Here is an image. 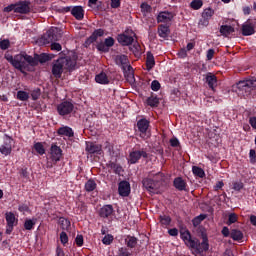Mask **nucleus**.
I'll return each mask as SVG.
<instances>
[{
	"mask_svg": "<svg viewBox=\"0 0 256 256\" xmlns=\"http://www.w3.org/2000/svg\"><path fill=\"white\" fill-rule=\"evenodd\" d=\"M233 189L234 191H241L243 189V182H234Z\"/></svg>",
	"mask_w": 256,
	"mask_h": 256,
	"instance_id": "13d9d810",
	"label": "nucleus"
},
{
	"mask_svg": "<svg viewBox=\"0 0 256 256\" xmlns=\"http://www.w3.org/2000/svg\"><path fill=\"white\" fill-rule=\"evenodd\" d=\"M18 210L20 213H27V211H29V206H27V204H22L18 207Z\"/></svg>",
	"mask_w": 256,
	"mask_h": 256,
	"instance_id": "e2e57ef3",
	"label": "nucleus"
},
{
	"mask_svg": "<svg viewBox=\"0 0 256 256\" xmlns=\"http://www.w3.org/2000/svg\"><path fill=\"white\" fill-rule=\"evenodd\" d=\"M59 225L63 231H67L71 227V221L69 219L61 217L59 218Z\"/></svg>",
	"mask_w": 256,
	"mask_h": 256,
	"instance_id": "f704fd0d",
	"label": "nucleus"
},
{
	"mask_svg": "<svg viewBox=\"0 0 256 256\" xmlns=\"http://www.w3.org/2000/svg\"><path fill=\"white\" fill-rule=\"evenodd\" d=\"M192 173L196 176V177H200V179H203V177H205V170H203L201 167L199 166H193L192 167Z\"/></svg>",
	"mask_w": 256,
	"mask_h": 256,
	"instance_id": "c9c22d12",
	"label": "nucleus"
},
{
	"mask_svg": "<svg viewBox=\"0 0 256 256\" xmlns=\"http://www.w3.org/2000/svg\"><path fill=\"white\" fill-rule=\"evenodd\" d=\"M118 43L123 46H129L135 41V32L133 30H126L123 34L118 35Z\"/></svg>",
	"mask_w": 256,
	"mask_h": 256,
	"instance_id": "423d86ee",
	"label": "nucleus"
},
{
	"mask_svg": "<svg viewBox=\"0 0 256 256\" xmlns=\"http://www.w3.org/2000/svg\"><path fill=\"white\" fill-rule=\"evenodd\" d=\"M62 59L66 61V63H64L65 71H74L75 67H77V60L71 57H62Z\"/></svg>",
	"mask_w": 256,
	"mask_h": 256,
	"instance_id": "aec40b11",
	"label": "nucleus"
},
{
	"mask_svg": "<svg viewBox=\"0 0 256 256\" xmlns=\"http://www.w3.org/2000/svg\"><path fill=\"white\" fill-rule=\"evenodd\" d=\"M160 223L161 225H164L165 227H167V225L171 224V217L167 215L160 216Z\"/></svg>",
	"mask_w": 256,
	"mask_h": 256,
	"instance_id": "c03bdc74",
	"label": "nucleus"
},
{
	"mask_svg": "<svg viewBox=\"0 0 256 256\" xmlns=\"http://www.w3.org/2000/svg\"><path fill=\"white\" fill-rule=\"evenodd\" d=\"M137 241L138 240L135 238V236H127L125 238V243L130 249H135V247H137Z\"/></svg>",
	"mask_w": 256,
	"mask_h": 256,
	"instance_id": "72a5a7b5",
	"label": "nucleus"
},
{
	"mask_svg": "<svg viewBox=\"0 0 256 256\" xmlns=\"http://www.w3.org/2000/svg\"><path fill=\"white\" fill-rule=\"evenodd\" d=\"M105 35V30L104 29H97L95 30L92 35L85 41L84 45L85 47H89L91 43H95L99 37H103Z\"/></svg>",
	"mask_w": 256,
	"mask_h": 256,
	"instance_id": "6ab92c4d",
	"label": "nucleus"
},
{
	"mask_svg": "<svg viewBox=\"0 0 256 256\" xmlns=\"http://www.w3.org/2000/svg\"><path fill=\"white\" fill-rule=\"evenodd\" d=\"M207 216L205 214H200L199 216L195 217L193 220H192V223L194 225V227H197V225H200L201 224V221H204V219L206 218Z\"/></svg>",
	"mask_w": 256,
	"mask_h": 256,
	"instance_id": "37998d69",
	"label": "nucleus"
},
{
	"mask_svg": "<svg viewBox=\"0 0 256 256\" xmlns=\"http://www.w3.org/2000/svg\"><path fill=\"white\" fill-rule=\"evenodd\" d=\"M170 145L171 147H179V139L177 138L170 139Z\"/></svg>",
	"mask_w": 256,
	"mask_h": 256,
	"instance_id": "338daca9",
	"label": "nucleus"
},
{
	"mask_svg": "<svg viewBox=\"0 0 256 256\" xmlns=\"http://www.w3.org/2000/svg\"><path fill=\"white\" fill-rule=\"evenodd\" d=\"M151 89L152 91H159V89H161V83H159L157 80L152 81Z\"/></svg>",
	"mask_w": 256,
	"mask_h": 256,
	"instance_id": "603ef678",
	"label": "nucleus"
},
{
	"mask_svg": "<svg viewBox=\"0 0 256 256\" xmlns=\"http://www.w3.org/2000/svg\"><path fill=\"white\" fill-rule=\"evenodd\" d=\"M233 223H237V214L235 213L229 214L227 225H233Z\"/></svg>",
	"mask_w": 256,
	"mask_h": 256,
	"instance_id": "8fccbe9b",
	"label": "nucleus"
},
{
	"mask_svg": "<svg viewBox=\"0 0 256 256\" xmlns=\"http://www.w3.org/2000/svg\"><path fill=\"white\" fill-rule=\"evenodd\" d=\"M34 149L39 155H45V146H43V143L36 142L34 144Z\"/></svg>",
	"mask_w": 256,
	"mask_h": 256,
	"instance_id": "58836bf2",
	"label": "nucleus"
},
{
	"mask_svg": "<svg viewBox=\"0 0 256 256\" xmlns=\"http://www.w3.org/2000/svg\"><path fill=\"white\" fill-rule=\"evenodd\" d=\"M50 60H51V57H49L48 54L43 53L38 56L39 63H47V61H50Z\"/></svg>",
	"mask_w": 256,
	"mask_h": 256,
	"instance_id": "de8ad7c7",
	"label": "nucleus"
},
{
	"mask_svg": "<svg viewBox=\"0 0 256 256\" xmlns=\"http://www.w3.org/2000/svg\"><path fill=\"white\" fill-rule=\"evenodd\" d=\"M230 237L233 241H241L243 239V232L241 230L233 229L230 232Z\"/></svg>",
	"mask_w": 256,
	"mask_h": 256,
	"instance_id": "473e14b6",
	"label": "nucleus"
},
{
	"mask_svg": "<svg viewBox=\"0 0 256 256\" xmlns=\"http://www.w3.org/2000/svg\"><path fill=\"white\" fill-rule=\"evenodd\" d=\"M59 37L61 36L57 35V29H50L41 37L40 43L43 45H49V43L59 41Z\"/></svg>",
	"mask_w": 256,
	"mask_h": 256,
	"instance_id": "0eeeda50",
	"label": "nucleus"
},
{
	"mask_svg": "<svg viewBox=\"0 0 256 256\" xmlns=\"http://www.w3.org/2000/svg\"><path fill=\"white\" fill-rule=\"evenodd\" d=\"M75 111V105L70 101H63L57 105V112L61 117H67Z\"/></svg>",
	"mask_w": 256,
	"mask_h": 256,
	"instance_id": "20e7f679",
	"label": "nucleus"
},
{
	"mask_svg": "<svg viewBox=\"0 0 256 256\" xmlns=\"http://www.w3.org/2000/svg\"><path fill=\"white\" fill-rule=\"evenodd\" d=\"M97 189V183L94 180H88L85 183V190L88 192L95 191Z\"/></svg>",
	"mask_w": 256,
	"mask_h": 256,
	"instance_id": "e433bc0d",
	"label": "nucleus"
},
{
	"mask_svg": "<svg viewBox=\"0 0 256 256\" xmlns=\"http://www.w3.org/2000/svg\"><path fill=\"white\" fill-rule=\"evenodd\" d=\"M173 19V14L171 12H161L158 17V23H169Z\"/></svg>",
	"mask_w": 256,
	"mask_h": 256,
	"instance_id": "4be33fe9",
	"label": "nucleus"
},
{
	"mask_svg": "<svg viewBox=\"0 0 256 256\" xmlns=\"http://www.w3.org/2000/svg\"><path fill=\"white\" fill-rule=\"evenodd\" d=\"M17 99L19 101H27L29 99V93L20 90L17 92Z\"/></svg>",
	"mask_w": 256,
	"mask_h": 256,
	"instance_id": "79ce46f5",
	"label": "nucleus"
},
{
	"mask_svg": "<svg viewBox=\"0 0 256 256\" xmlns=\"http://www.w3.org/2000/svg\"><path fill=\"white\" fill-rule=\"evenodd\" d=\"M137 127L140 132V137L142 139H147L149 136H147V130L149 129V120L142 118L137 122Z\"/></svg>",
	"mask_w": 256,
	"mask_h": 256,
	"instance_id": "f8f14e48",
	"label": "nucleus"
},
{
	"mask_svg": "<svg viewBox=\"0 0 256 256\" xmlns=\"http://www.w3.org/2000/svg\"><path fill=\"white\" fill-rule=\"evenodd\" d=\"M206 82L208 84V87L212 89V91H215V87H217V77L212 74H208L206 76Z\"/></svg>",
	"mask_w": 256,
	"mask_h": 256,
	"instance_id": "cd10ccee",
	"label": "nucleus"
},
{
	"mask_svg": "<svg viewBox=\"0 0 256 256\" xmlns=\"http://www.w3.org/2000/svg\"><path fill=\"white\" fill-rule=\"evenodd\" d=\"M191 9H194V11H198V9H201L203 7V1L202 0H193L190 3Z\"/></svg>",
	"mask_w": 256,
	"mask_h": 256,
	"instance_id": "ea45409f",
	"label": "nucleus"
},
{
	"mask_svg": "<svg viewBox=\"0 0 256 256\" xmlns=\"http://www.w3.org/2000/svg\"><path fill=\"white\" fill-rule=\"evenodd\" d=\"M255 33V28L251 24H244L242 26V35L244 37H248L249 35H253Z\"/></svg>",
	"mask_w": 256,
	"mask_h": 256,
	"instance_id": "7c9ffc66",
	"label": "nucleus"
},
{
	"mask_svg": "<svg viewBox=\"0 0 256 256\" xmlns=\"http://www.w3.org/2000/svg\"><path fill=\"white\" fill-rule=\"evenodd\" d=\"M77 247H83V235H77L75 239Z\"/></svg>",
	"mask_w": 256,
	"mask_h": 256,
	"instance_id": "4d7b16f0",
	"label": "nucleus"
},
{
	"mask_svg": "<svg viewBox=\"0 0 256 256\" xmlns=\"http://www.w3.org/2000/svg\"><path fill=\"white\" fill-rule=\"evenodd\" d=\"M158 35L162 39H167L169 37V26L160 25L158 27Z\"/></svg>",
	"mask_w": 256,
	"mask_h": 256,
	"instance_id": "2f4dec72",
	"label": "nucleus"
},
{
	"mask_svg": "<svg viewBox=\"0 0 256 256\" xmlns=\"http://www.w3.org/2000/svg\"><path fill=\"white\" fill-rule=\"evenodd\" d=\"M222 235H223L224 237H229V235H231V232L229 231V228H228L227 226H224V227L222 228Z\"/></svg>",
	"mask_w": 256,
	"mask_h": 256,
	"instance_id": "774afa93",
	"label": "nucleus"
},
{
	"mask_svg": "<svg viewBox=\"0 0 256 256\" xmlns=\"http://www.w3.org/2000/svg\"><path fill=\"white\" fill-rule=\"evenodd\" d=\"M5 140L3 145L0 146V153L1 155H4L7 157V155H11V151H13V147L11 146V143H13V139L9 136H5Z\"/></svg>",
	"mask_w": 256,
	"mask_h": 256,
	"instance_id": "9d476101",
	"label": "nucleus"
},
{
	"mask_svg": "<svg viewBox=\"0 0 256 256\" xmlns=\"http://www.w3.org/2000/svg\"><path fill=\"white\" fill-rule=\"evenodd\" d=\"M249 157H250V161L252 163H255V160H256V152L254 149H251L250 152H249Z\"/></svg>",
	"mask_w": 256,
	"mask_h": 256,
	"instance_id": "0e129e2a",
	"label": "nucleus"
},
{
	"mask_svg": "<svg viewBox=\"0 0 256 256\" xmlns=\"http://www.w3.org/2000/svg\"><path fill=\"white\" fill-rule=\"evenodd\" d=\"M147 105L150 107H157V105H159V98L157 96H150L147 98Z\"/></svg>",
	"mask_w": 256,
	"mask_h": 256,
	"instance_id": "4c0bfd02",
	"label": "nucleus"
},
{
	"mask_svg": "<svg viewBox=\"0 0 256 256\" xmlns=\"http://www.w3.org/2000/svg\"><path fill=\"white\" fill-rule=\"evenodd\" d=\"M141 157H143L144 159H147V152L143 150L133 151L129 155L128 163H130V165H135V163H137V161H139Z\"/></svg>",
	"mask_w": 256,
	"mask_h": 256,
	"instance_id": "2eb2a0df",
	"label": "nucleus"
},
{
	"mask_svg": "<svg viewBox=\"0 0 256 256\" xmlns=\"http://www.w3.org/2000/svg\"><path fill=\"white\" fill-rule=\"evenodd\" d=\"M85 150L90 155H94L95 153H97L98 155H101V152L103 151V146H101V144L88 141L86 142Z\"/></svg>",
	"mask_w": 256,
	"mask_h": 256,
	"instance_id": "4468645a",
	"label": "nucleus"
},
{
	"mask_svg": "<svg viewBox=\"0 0 256 256\" xmlns=\"http://www.w3.org/2000/svg\"><path fill=\"white\" fill-rule=\"evenodd\" d=\"M118 256H131V253L127 250V248H119Z\"/></svg>",
	"mask_w": 256,
	"mask_h": 256,
	"instance_id": "864d4df0",
	"label": "nucleus"
},
{
	"mask_svg": "<svg viewBox=\"0 0 256 256\" xmlns=\"http://www.w3.org/2000/svg\"><path fill=\"white\" fill-rule=\"evenodd\" d=\"M5 218L7 222L6 233L7 235H11V233L13 232V228L15 227V225H17L18 220L13 212H6Z\"/></svg>",
	"mask_w": 256,
	"mask_h": 256,
	"instance_id": "6e6552de",
	"label": "nucleus"
},
{
	"mask_svg": "<svg viewBox=\"0 0 256 256\" xmlns=\"http://www.w3.org/2000/svg\"><path fill=\"white\" fill-rule=\"evenodd\" d=\"M190 249H194L195 255H201V253L209 251V240L207 239V236H203V241L201 243L196 241V246L190 247Z\"/></svg>",
	"mask_w": 256,
	"mask_h": 256,
	"instance_id": "1a4fd4ad",
	"label": "nucleus"
},
{
	"mask_svg": "<svg viewBox=\"0 0 256 256\" xmlns=\"http://www.w3.org/2000/svg\"><path fill=\"white\" fill-rule=\"evenodd\" d=\"M163 179V174L161 172H158L155 176L154 179L150 178H145L142 181L143 187L149 191V193H157L159 189V181Z\"/></svg>",
	"mask_w": 256,
	"mask_h": 256,
	"instance_id": "7ed1b4c3",
	"label": "nucleus"
},
{
	"mask_svg": "<svg viewBox=\"0 0 256 256\" xmlns=\"http://www.w3.org/2000/svg\"><path fill=\"white\" fill-rule=\"evenodd\" d=\"M249 124L251 125L252 129H256V116L249 118Z\"/></svg>",
	"mask_w": 256,
	"mask_h": 256,
	"instance_id": "69168bd1",
	"label": "nucleus"
},
{
	"mask_svg": "<svg viewBox=\"0 0 256 256\" xmlns=\"http://www.w3.org/2000/svg\"><path fill=\"white\" fill-rule=\"evenodd\" d=\"M118 193L121 197H129L131 193V184L127 181H121L118 185Z\"/></svg>",
	"mask_w": 256,
	"mask_h": 256,
	"instance_id": "f3484780",
	"label": "nucleus"
},
{
	"mask_svg": "<svg viewBox=\"0 0 256 256\" xmlns=\"http://www.w3.org/2000/svg\"><path fill=\"white\" fill-rule=\"evenodd\" d=\"M141 11L142 13H149L151 11V6H149L147 3L141 4Z\"/></svg>",
	"mask_w": 256,
	"mask_h": 256,
	"instance_id": "bf43d9fd",
	"label": "nucleus"
},
{
	"mask_svg": "<svg viewBox=\"0 0 256 256\" xmlns=\"http://www.w3.org/2000/svg\"><path fill=\"white\" fill-rule=\"evenodd\" d=\"M31 11V2L21 1L15 4V13H29Z\"/></svg>",
	"mask_w": 256,
	"mask_h": 256,
	"instance_id": "dca6fc26",
	"label": "nucleus"
},
{
	"mask_svg": "<svg viewBox=\"0 0 256 256\" xmlns=\"http://www.w3.org/2000/svg\"><path fill=\"white\" fill-rule=\"evenodd\" d=\"M104 44H106V47L109 49V47H113V45H115V40L113 37H108L105 39Z\"/></svg>",
	"mask_w": 256,
	"mask_h": 256,
	"instance_id": "5fc2aeb1",
	"label": "nucleus"
},
{
	"mask_svg": "<svg viewBox=\"0 0 256 256\" xmlns=\"http://www.w3.org/2000/svg\"><path fill=\"white\" fill-rule=\"evenodd\" d=\"M61 49H63V47L61 46V44L56 43V42H52V43H51V50H52V51H57V52H59V51H61Z\"/></svg>",
	"mask_w": 256,
	"mask_h": 256,
	"instance_id": "6e6d98bb",
	"label": "nucleus"
},
{
	"mask_svg": "<svg viewBox=\"0 0 256 256\" xmlns=\"http://www.w3.org/2000/svg\"><path fill=\"white\" fill-rule=\"evenodd\" d=\"M220 33L223 37H229L232 33H235V28L230 25H222L220 27Z\"/></svg>",
	"mask_w": 256,
	"mask_h": 256,
	"instance_id": "a878e982",
	"label": "nucleus"
},
{
	"mask_svg": "<svg viewBox=\"0 0 256 256\" xmlns=\"http://www.w3.org/2000/svg\"><path fill=\"white\" fill-rule=\"evenodd\" d=\"M121 6V0H111L112 9H117Z\"/></svg>",
	"mask_w": 256,
	"mask_h": 256,
	"instance_id": "680f3d73",
	"label": "nucleus"
},
{
	"mask_svg": "<svg viewBox=\"0 0 256 256\" xmlns=\"http://www.w3.org/2000/svg\"><path fill=\"white\" fill-rule=\"evenodd\" d=\"M71 13L73 17H75V19H77L78 21H81V19H83L84 17L83 7L81 6H75L74 8H72Z\"/></svg>",
	"mask_w": 256,
	"mask_h": 256,
	"instance_id": "bb28decb",
	"label": "nucleus"
},
{
	"mask_svg": "<svg viewBox=\"0 0 256 256\" xmlns=\"http://www.w3.org/2000/svg\"><path fill=\"white\" fill-rule=\"evenodd\" d=\"M10 46L11 42L9 41V39H3L0 41V49H2L3 51H6V49Z\"/></svg>",
	"mask_w": 256,
	"mask_h": 256,
	"instance_id": "49530a36",
	"label": "nucleus"
},
{
	"mask_svg": "<svg viewBox=\"0 0 256 256\" xmlns=\"http://www.w3.org/2000/svg\"><path fill=\"white\" fill-rule=\"evenodd\" d=\"M214 11L211 8H207L203 11L202 17L204 19V25H209V19H211L214 15Z\"/></svg>",
	"mask_w": 256,
	"mask_h": 256,
	"instance_id": "c756f323",
	"label": "nucleus"
},
{
	"mask_svg": "<svg viewBox=\"0 0 256 256\" xmlns=\"http://www.w3.org/2000/svg\"><path fill=\"white\" fill-rule=\"evenodd\" d=\"M65 63L67 60L59 58L52 65V75L56 79H61V75H63V71H65Z\"/></svg>",
	"mask_w": 256,
	"mask_h": 256,
	"instance_id": "39448f33",
	"label": "nucleus"
},
{
	"mask_svg": "<svg viewBox=\"0 0 256 256\" xmlns=\"http://www.w3.org/2000/svg\"><path fill=\"white\" fill-rule=\"evenodd\" d=\"M50 155V159L53 161V163H57L61 161L63 150H61V147L53 144L50 148Z\"/></svg>",
	"mask_w": 256,
	"mask_h": 256,
	"instance_id": "ddd939ff",
	"label": "nucleus"
},
{
	"mask_svg": "<svg viewBox=\"0 0 256 256\" xmlns=\"http://www.w3.org/2000/svg\"><path fill=\"white\" fill-rule=\"evenodd\" d=\"M58 135H61L62 137H73L75 133L73 132V129L69 126H63L58 129Z\"/></svg>",
	"mask_w": 256,
	"mask_h": 256,
	"instance_id": "5701e85b",
	"label": "nucleus"
},
{
	"mask_svg": "<svg viewBox=\"0 0 256 256\" xmlns=\"http://www.w3.org/2000/svg\"><path fill=\"white\" fill-rule=\"evenodd\" d=\"M60 241L62 245H66V243H69V236H67V233L65 232L60 233Z\"/></svg>",
	"mask_w": 256,
	"mask_h": 256,
	"instance_id": "3c124183",
	"label": "nucleus"
},
{
	"mask_svg": "<svg viewBox=\"0 0 256 256\" xmlns=\"http://www.w3.org/2000/svg\"><path fill=\"white\" fill-rule=\"evenodd\" d=\"M96 48L98 51H102L103 53H107L109 51V48L106 46L105 42L98 43Z\"/></svg>",
	"mask_w": 256,
	"mask_h": 256,
	"instance_id": "09e8293b",
	"label": "nucleus"
},
{
	"mask_svg": "<svg viewBox=\"0 0 256 256\" xmlns=\"http://www.w3.org/2000/svg\"><path fill=\"white\" fill-rule=\"evenodd\" d=\"M174 187L178 191H187V182L183 178L177 177L174 179Z\"/></svg>",
	"mask_w": 256,
	"mask_h": 256,
	"instance_id": "412c9836",
	"label": "nucleus"
},
{
	"mask_svg": "<svg viewBox=\"0 0 256 256\" xmlns=\"http://www.w3.org/2000/svg\"><path fill=\"white\" fill-rule=\"evenodd\" d=\"M35 227V220L34 219H26L24 222V228L26 231H31Z\"/></svg>",
	"mask_w": 256,
	"mask_h": 256,
	"instance_id": "a19ab883",
	"label": "nucleus"
},
{
	"mask_svg": "<svg viewBox=\"0 0 256 256\" xmlns=\"http://www.w3.org/2000/svg\"><path fill=\"white\" fill-rule=\"evenodd\" d=\"M180 238L184 241L187 247H197V241L191 239V232H189V230H181Z\"/></svg>",
	"mask_w": 256,
	"mask_h": 256,
	"instance_id": "9b49d317",
	"label": "nucleus"
},
{
	"mask_svg": "<svg viewBox=\"0 0 256 256\" xmlns=\"http://www.w3.org/2000/svg\"><path fill=\"white\" fill-rule=\"evenodd\" d=\"M103 245H111L113 243V235L107 234L102 239Z\"/></svg>",
	"mask_w": 256,
	"mask_h": 256,
	"instance_id": "a18cd8bd",
	"label": "nucleus"
},
{
	"mask_svg": "<svg viewBox=\"0 0 256 256\" xmlns=\"http://www.w3.org/2000/svg\"><path fill=\"white\" fill-rule=\"evenodd\" d=\"M5 59H7V61L11 63L15 69H18V71L21 72L29 69V67H35V65H37V59L29 56L26 53H21L15 55L14 57L11 55H6Z\"/></svg>",
	"mask_w": 256,
	"mask_h": 256,
	"instance_id": "f257e3e1",
	"label": "nucleus"
},
{
	"mask_svg": "<svg viewBox=\"0 0 256 256\" xmlns=\"http://www.w3.org/2000/svg\"><path fill=\"white\" fill-rule=\"evenodd\" d=\"M214 55H215V50L209 49L206 54L207 60L211 61L213 59Z\"/></svg>",
	"mask_w": 256,
	"mask_h": 256,
	"instance_id": "052dcab7",
	"label": "nucleus"
},
{
	"mask_svg": "<svg viewBox=\"0 0 256 256\" xmlns=\"http://www.w3.org/2000/svg\"><path fill=\"white\" fill-rule=\"evenodd\" d=\"M256 87V79L242 80L237 83V88L240 91H247V89H251Z\"/></svg>",
	"mask_w": 256,
	"mask_h": 256,
	"instance_id": "a211bd4d",
	"label": "nucleus"
},
{
	"mask_svg": "<svg viewBox=\"0 0 256 256\" xmlns=\"http://www.w3.org/2000/svg\"><path fill=\"white\" fill-rule=\"evenodd\" d=\"M113 215V206L105 205L100 209V217L107 219V217H111Z\"/></svg>",
	"mask_w": 256,
	"mask_h": 256,
	"instance_id": "b1692460",
	"label": "nucleus"
},
{
	"mask_svg": "<svg viewBox=\"0 0 256 256\" xmlns=\"http://www.w3.org/2000/svg\"><path fill=\"white\" fill-rule=\"evenodd\" d=\"M146 67L148 71H151L155 67V57L151 52H147L146 56Z\"/></svg>",
	"mask_w": 256,
	"mask_h": 256,
	"instance_id": "c85d7f7f",
	"label": "nucleus"
},
{
	"mask_svg": "<svg viewBox=\"0 0 256 256\" xmlns=\"http://www.w3.org/2000/svg\"><path fill=\"white\" fill-rule=\"evenodd\" d=\"M115 63L122 68L124 77H126L127 81L133 83V81H135V74L133 73V67L129 65V58L123 54L117 55L115 57Z\"/></svg>",
	"mask_w": 256,
	"mask_h": 256,
	"instance_id": "f03ea898",
	"label": "nucleus"
},
{
	"mask_svg": "<svg viewBox=\"0 0 256 256\" xmlns=\"http://www.w3.org/2000/svg\"><path fill=\"white\" fill-rule=\"evenodd\" d=\"M95 81L100 85H109V77H107V74L105 72L97 74L95 77Z\"/></svg>",
	"mask_w": 256,
	"mask_h": 256,
	"instance_id": "393cba45",
	"label": "nucleus"
}]
</instances>
